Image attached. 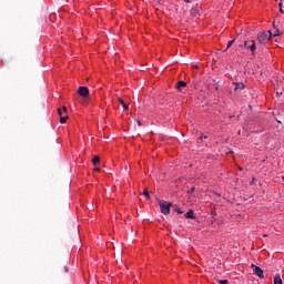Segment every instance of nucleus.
Returning a JSON list of instances; mask_svg holds the SVG:
<instances>
[{
    "mask_svg": "<svg viewBox=\"0 0 284 284\" xmlns=\"http://www.w3.org/2000/svg\"><path fill=\"white\" fill-rule=\"evenodd\" d=\"M244 48H245V50H250L252 52L253 57L256 54V42L254 40L245 41Z\"/></svg>",
    "mask_w": 284,
    "mask_h": 284,
    "instance_id": "obj_1",
    "label": "nucleus"
},
{
    "mask_svg": "<svg viewBox=\"0 0 284 284\" xmlns=\"http://www.w3.org/2000/svg\"><path fill=\"white\" fill-rule=\"evenodd\" d=\"M170 207H172V203L165 202V201L160 202V209L162 214H165V215L170 214Z\"/></svg>",
    "mask_w": 284,
    "mask_h": 284,
    "instance_id": "obj_2",
    "label": "nucleus"
},
{
    "mask_svg": "<svg viewBox=\"0 0 284 284\" xmlns=\"http://www.w3.org/2000/svg\"><path fill=\"white\" fill-rule=\"evenodd\" d=\"M78 94L82 97V99H88V97H90V89H88V87H80Z\"/></svg>",
    "mask_w": 284,
    "mask_h": 284,
    "instance_id": "obj_3",
    "label": "nucleus"
},
{
    "mask_svg": "<svg viewBox=\"0 0 284 284\" xmlns=\"http://www.w3.org/2000/svg\"><path fill=\"white\" fill-rule=\"evenodd\" d=\"M257 41H258V43H262V45H265V43H267V41H270V36L267 33H258Z\"/></svg>",
    "mask_w": 284,
    "mask_h": 284,
    "instance_id": "obj_4",
    "label": "nucleus"
},
{
    "mask_svg": "<svg viewBox=\"0 0 284 284\" xmlns=\"http://www.w3.org/2000/svg\"><path fill=\"white\" fill-rule=\"evenodd\" d=\"M251 268L253 270L254 274H256V276H258V278H265V275L263 274V268H261L260 266H256L254 264L251 265Z\"/></svg>",
    "mask_w": 284,
    "mask_h": 284,
    "instance_id": "obj_5",
    "label": "nucleus"
},
{
    "mask_svg": "<svg viewBox=\"0 0 284 284\" xmlns=\"http://www.w3.org/2000/svg\"><path fill=\"white\" fill-rule=\"evenodd\" d=\"M233 85L235 90H245V84L242 82H234Z\"/></svg>",
    "mask_w": 284,
    "mask_h": 284,
    "instance_id": "obj_6",
    "label": "nucleus"
},
{
    "mask_svg": "<svg viewBox=\"0 0 284 284\" xmlns=\"http://www.w3.org/2000/svg\"><path fill=\"white\" fill-rule=\"evenodd\" d=\"M119 104L122 105L123 110L128 111L130 110V106L128 105V103H125V101H123L121 98L118 99Z\"/></svg>",
    "mask_w": 284,
    "mask_h": 284,
    "instance_id": "obj_7",
    "label": "nucleus"
},
{
    "mask_svg": "<svg viewBox=\"0 0 284 284\" xmlns=\"http://www.w3.org/2000/svg\"><path fill=\"white\" fill-rule=\"evenodd\" d=\"M185 219H196V216L194 215V211L193 210H190L189 212H186L184 214Z\"/></svg>",
    "mask_w": 284,
    "mask_h": 284,
    "instance_id": "obj_8",
    "label": "nucleus"
},
{
    "mask_svg": "<svg viewBox=\"0 0 284 284\" xmlns=\"http://www.w3.org/2000/svg\"><path fill=\"white\" fill-rule=\"evenodd\" d=\"M274 284H283V280L281 278V274H276L273 280Z\"/></svg>",
    "mask_w": 284,
    "mask_h": 284,
    "instance_id": "obj_9",
    "label": "nucleus"
},
{
    "mask_svg": "<svg viewBox=\"0 0 284 284\" xmlns=\"http://www.w3.org/2000/svg\"><path fill=\"white\" fill-rule=\"evenodd\" d=\"M187 83L185 81H179L178 82V90H181L182 88H186Z\"/></svg>",
    "mask_w": 284,
    "mask_h": 284,
    "instance_id": "obj_10",
    "label": "nucleus"
},
{
    "mask_svg": "<svg viewBox=\"0 0 284 284\" xmlns=\"http://www.w3.org/2000/svg\"><path fill=\"white\" fill-rule=\"evenodd\" d=\"M101 162V159L99 158V156H94L93 159H92V163H93V165L97 168V165H99V163Z\"/></svg>",
    "mask_w": 284,
    "mask_h": 284,
    "instance_id": "obj_11",
    "label": "nucleus"
},
{
    "mask_svg": "<svg viewBox=\"0 0 284 284\" xmlns=\"http://www.w3.org/2000/svg\"><path fill=\"white\" fill-rule=\"evenodd\" d=\"M60 123H68V115L65 114V115H62V116H60Z\"/></svg>",
    "mask_w": 284,
    "mask_h": 284,
    "instance_id": "obj_12",
    "label": "nucleus"
},
{
    "mask_svg": "<svg viewBox=\"0 0 284 284\" xmlns=\"http://www.w3.org/2000/svg\"><path fill=\"white\" fill-rule=\"evenodd\" d=\"M232 45H234V40H231V41L227 42L225 52H226V50H230V48H232Z\"/></svg>",
    "mask_w": 284,
    "mask_h": 284,
    "instance_id": "obj_13",
    "label": "nucleus"
},
{
    "mask_svg": "<svg viewBox=\"0 0 284 284\" xmlns=\"http://www.w3.org/2000/svg\"><path fill=\"white\" fill-rule=\"evenodd\" d=\"M143 196H145L146 199H150V191H148V189L143 191Z\"/></svg>",
    "mask_w": 284,
    "mask_h": 284,
    "instance_id": "obj_14",
    "label": "nucleus"
},
{
    "mask_svg": "<svg viewBox=\"0 0 284 284\" xmlns=\"http://www.w3.org/2000/svg\"><path fill=\"white\" fill-rule=\"evenodd\" d=\"M278 7H280V12H281V14H284V11H283V2H280V3H278Z\"/></svg>",
    "mask_w": 284,
    "mask_h": 284,
    "instance_id": "obj_15",
    "label": "nucleus"
},
{
    "mask_svg": "<svg viewBox=\"0 0 284 284\" xmlns=\"http://www.w3.org/2000/svg\"><path fill=\"white\" fill-rule=\"evenodd\" d=\"M58 114H59V116H65V114L63 113V110H61V109H58Z\"/></svg>",
    "mask_w": 284,
    "mask_h": 284,
    "instance_id": "obj_16",
    "label": "nucleus"
},
{
    "mask_svg": "<svg viewBox=\"0 0 284 284\" xmlns=\"http://www.w3.org/2000/svg\"><path fill=\"white\" fill-rule=\"evenodd\" d=\"M219 283H220V284H227V283H230V282H229L227 280H220Z\"/></svg>",
    "mask_w": 284,
    "mask_h": 284,
    "instance_id": "obj_17",
    "label": "nucleus"
},
{
    "mask_svg": "<svg viewBox=\"0 0 284 284\" xmlns=\"http://www.w3.org/2000/svg\"><path fill=\"white\" fill-rule=\"evenodd\" d=\"M175 212H176L178 214H183V211H182L181 209H179V207H175Z\"/></svg>",
    "mask_w": 284,
    "mask_h": 284,
    "instance_id": "obj_18",
    "label": "nucleus"
},
{
    "mask_svg": "<svg viewBox=\"0 0 284 284\" xmlns=\"http://www.w3.org/2000/svg\"><path fill=\"white\" fill-rule=\"evenodd\" d=\"M62 110H63L62 112H63L64 114L68 112V108H67V106H63Z\"/></svg>",
    "mask_w": 284,
    "mask_h": 284,
    "instance_id": "obj_19",
    "label": "nucleus"
},
{
    "mask_svg": "<svg viewBox=\"0 0 284 284\" xmlns=\"http://www.w3.org/2000/svg\"><path fill=\"white\" fill-rule=\"evenodd\" d=\"M138 125H140V126H141V120H138Z\"/></svg>",
    "mask_w": 284,
    "mask_h": 284,
    "instance_id": "obj_20",
    "label": "nucleus"
},
{
    "mask_svg": "<svg viewBox=\"0 0 284 284\" xmlns=\"http://www.w3.org/2000/svg\"><path fill=\"white\" fill-rule=\"evenodd\" d=\"M193 68L196 70V69H199V67L197 65H193Z\"/></svg>",
    "mask_w": 284,
    "mask_h": 284,
    "instance_id": "obj_21",
    "label": "nucleus"
},
{
    "mask_svg": "<svg viewBox=\"0 0 284 284\" xmlns=\"http://www.w3.org/2000/svg\"><path fill=\"white\" fill-rule=\"evenodd\" d=\"M190 192H191V194H192V192H194V187H192Z\"/></svg>",
    "mask_w": 284,
    "mask_h": 284,
    "instance_id": "obj_22",
    "label": "nucleus"
},
{
    "mask_svg": "<svg viewBox=\"0 0 284 284\" xmlns=\"http://www.w3.org/2000/svg\"><path fill=\"white\" fill-rule=\"evenodd\" d=\"M64 271L68 272V266L64 267Z\"/></svg>",
    "mask_w": 284,
    "mask_h": 284,
    "instance_id": "obj_23",
    "label": "nucleus"
},
{
    "mask_svg": "<svg viewBox=\"0 0 284 284\" xmlns=\"http://www.w3.org/2000/svg\"><path fill=\"white\" fill-rule=\"evenodd\" d=\"M186 3H190V0H185Z\"/></svg>",
    "mask_w": 284,
    "mask_h": 284,
    "instance_id": "obj_24",
    "label": "nucleus"
},
{
    "mask_svg": "<svg viewBox=\"0 0 284 284\" xmlns=\"http://www.w3.org/2000/svg\"><path fill=\"white\" fill-rule=\"evenodd\" d=\"M264 237H267V234H264Z\"/></svg>",
    "mask_w": 284,
    "mask_h": 284,
    "instance_id": "obj_25",
    "label": "nucleus"
}]
</instances>
